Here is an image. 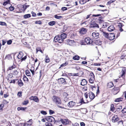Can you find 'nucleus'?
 Here are the masks:
<instances>
[{"label": "nucleus", "instance_id": "1", "mask_svg": "<svg viewBox=\"0 0 126 126\" xmlns=\"http://www.w3.org/2000/svg\"><path fill=\"white\" fill-rule=\"evenodd\" d=\"M52 99L53 101L57 104H60L61 102L60 98L58 97L55 96H53Z\"/></svg>", "mask_w": 126, "mask_h": 126}, {"label": "nucleus", "instance_id": "2", "mask_svg": "<svg viewBox=\"0 0 126 126\" xmlns=\"http://www.w3.org/2000/svg\"><path fill=\"white\" fill-rule=\"evenodd\" d=\"M84 96L86 98H87L89 96V98L91 99H93L95 97L94 94L91 92H89L88 94H87V93H85Z\"/></svg>", "mask_w": 126, "mask_h": 126}, {"label": "nucleus", "instance_id": "3", "mask_svg": "<svg viewBox=\"0 0 126 126\" xmlns=\"http://www.w3.org/2000/svg\"><path fill=\"white\" fill-rule=\"evenodd\" d=\"M54 41L55 42H58L59 43H61L63 42V39L61 38L59 35L56 36L54 38Z\"/></svg>", "mask_w": 126, "mask_h": 126}, {"label": "nucleus", "instance_id": "4", "mask_svg": "<svg viewBox=\"0 0 126 126\" xmlns=\"http://www.w3.org/2000/svg\"><path fill=\"white\" fill-rule=\"evenodd\" d=\"M99 33L98 32H94L92 33V38L94 39H96L99 37Z\"/></svg>", "mask_w": 126, "mask_h": 126}, {"label": "nucleus", "instance_id": "5", "mask_svg": "<svg viewBox=\"0 0 126 126\" xmlns=\"http://www.w3.org/2000/svg\"><path fill=\"white\" fill-rule=\"evenodd\" d=\"M46 119L49 122H54L55 120L54 118L51 116L47 117L46 118Z\"/></svg>", "mask_w": 126, "mask_h": 126}, {"label": "nucleus", "instance_id": "6", "mask_svg": "<svg viewBox=\"0 0 126 126\" xmlns=\"http://www.w3.org/2000/svg\"><path fill=\"white\" fill-rule=\"evenodd\" d=\"M85 41L87 44H91L93 42L92 40L89 37L85 38Z\"/></svg>", "mask_w": 126, "mask_h": 126}, {"label": "nucleus", "instance_id": "7", "mask_svg": "<svg viewBox=\"0 0 126 126\" xmlns=\"http://www.w3.org/2000/svg\"><path fill=\"white\" fill-rule=\"evenodd\" d=\"M119 120V118L117 115H114L112 117V121L113 122H115Z\"/></svg>", "mask_w": 126, "mask_h": 126}, {"label": "nucleus", "instance_id": "8", "mask_svg": "<svg viewBox=\"0 0 126 126\" xmlns=\"http://www.w3.org/2000/svg\"><path fill=\"white\" fill-rule=\"evenodd\" d=\"M90 27L91 28L96 27L99 28L98 24H97L95 22H92L90 24Z\"/></svg>", "mask_w": 126, "mask_h": 126}, {"label": "nucleus", "instance_id": "9", "mask_svg": "<svg viewBox=\"0 0 126 126\" xmlns=\"http://www.w3.org/2000/svg\"><path fill=\"white\" fill-rule=\"evenodd\" d=\"M76 104V103L73 101L69 102L67 104L68 106L70 108L73 107Z\"/></svg>", "mask_w": 126, "mask_h": 126}, {"label": "nucleus", "instance_id": "10", "mask_svg": "<svg viewBox=\"0 0 126 126\" xmlns=\"http://www.w3.org/2000/svg\"><path fill=\"white\" fill-rule=\"evenodd\" d=\"M66 42L67 44V45H69L70 46L72 45L74 43V40H72L70 39L67 40Z\"/></svg>", "mask_w": 126, "mask_h": 126}, {"label": "nucleus", "instance_id": "11", "mask_svg": "<svg viewBox=\"0 0 126 126\" xmlns=\"http://www.w3.org/2000/svg\"><path fill=\"white\" fill-rule=\"evenodd\" d=\"M31 100H33L36 102H38L39 101L38 98L37 97L32 96L29 98Z\"/></svg>", "mask_w": 126, "mask_h": 126}, {"label": "nucleus", "instance_id": "12", "mask_svg": "<svg viewBox=\"0 0 126 126\" xmlns=\"http://www.w3.org/2000/svg\"><path fill=\"white\" fill-rule=\"evenodd\" d=\"M86 29L83 28L80 29L79 31V33L81 34H85L86 33Z\"/></svg>", "mask_w": 126, "mask_h": 126}, {"label": "nucleus", "instance_id": "13", "mask_svg": "<svg viewBox=\"0 0 126 126\" xmlns=\"http://www.w3.org/2000/svg\"><path fill=\"white\" fill-rule=\"evenodd\" d=\"M61 121L62 124L64 125H67L68 124L69 121L68 119H62Z\"/></svg>", "mask_w": 126, "mask_h": 126}, {"label": "nucleus", "instance_id": "14", "mask_svg": "<svg viewBox=\"0 0 126 126\" xmlns=\"http://www.w3.org/2000/svg\"><path fill=\"white\" fill-rule=\"evenodd\" d=\"M115 36L114 35L113 33L110 34L109 35L108 38L110 40H113L115 37Z\"/></svg>", "mask_w": 126, "mask_h": 126}, {"label": "nucleus", "instance_id": "15", "mask_svg": "<svg viewBox=\"0 0 126 126\" xmlns=\"http://www.w3.org/2000/svg\"><path fill=\"white\" fill-rule=\"evenodd\" d=\"M126 72V69L125 68H123L122 69L121 72L120 73L121 76L122 77L125 75Z\"/></svg>", "mask_w": 126, "mask_h": 126}, {"label": "nucleus", "instance_id": "16", "mask_svg": "<svg viewBox=\"0 0 126 126\" xmlns=\"http://www.w3.org/2000/svg\"><path fill=\"white\" fill-rule=\"evenodd\" d=\"M114 29V26L113 25H110L108 28V30L110 32L113 31Z\"/></svg>", "mask_w": 126, "mask_h": 126}, {"label": "nucleus", "instance_id": "17", "mask_svg": "<svg viewBox=\"0 0 126 126\" xmlns=\"http://www.w3.org/2000/svg\"><path fill=\"white\" fill-rule=\"evenodd\" d=\"M58 82L60 84H63L65 82V79L63 78H61L58 80Z\"/></svg>", "mask_w": 126, "mask_h": 126}, {"label": "nucleus", "instance_id": "18", "mask_svg": "<svg viewBox=\"0 0 126 126\" xmlns=\"http://www.w3.org/2000/svg\"><path fill=\"white\" fill-rule=\"evenodd\" d=\"M87 82L86 80L84 79H82L81 82V85L82 86H84L86 85Z\"/></svg>", "mask_w": 126, "mask_h": 126}, {"label": "nucleus", "instance_id": "19", "mask_svg": "<svg viewBox=\"0 0 126 126\" xmlns=\"http://www.w3.org/2000/svg\"><path fill=\"white\" fill-rule=\"evenodd\" d=\"M67 35L65 33H63L61 35H60L62 39H63H63H65Z\"/></svg>", "mask_w": 126, "mask_h": 126}, {"label": "nucleus", "instance_id": "20", "mask_svg": "<svg viewBox=\"0 0 126 126\" xmlns=\"http://www.w3.org/2000/svg\"><path fill=\"white\" fill-rule=\"evenodd\" d=\"M102 34H103V35L105 38H108L109 35L108 33L105 32H102Z\"/></svg>", "mask_w": 126, "mask_h": 126}, {"label": "nucleus", "instance_id": "21", "mask_svg": "<svg viewBox=\"0 0 126 126\" xmlns=\"http://www.w3.org/2000/svg\"><path fill=\"white\" fill-rule=\"evenodd\" d=\"M113 83L111 82H110L108 83V87L109 88H111L113 86Z\"/></svg>", "mask_w": 126, "mask_h": 126}, {"label": "nucleus", "instance_id": "22", "mask_svg": "<svg viewBox=\"0 0 126 126\" xmlns=\"http://www.w3.org/2000/svg\"><path fill=\"white\" fill-rule=\"evenodd\" d=\"M23 53L22 52H20L19 53L17 57L19 59H20L23 56Z\"/></svg>", "mask_w": 126, "mask_h": 126}, {"label": "nucleus", "instance_id": "23", "mask_svg": "<svg viewBox=\"0 0 126 126\" xmlns=\"http://www.w3.org/2000/svg\"><path fill=\"white\" fill-rule=\"evenodd\" d=\"M32 119L30 120H29V121L27 122V123H24V126H31L32 125V123H28L29 122H30V121H31Z\"/></svg>", "mask_w": 126, "mask_h": 126}, {"label": "nucleus", "instance_id": "24", "mask_svg": "<svg viewBox=\"0 0 126 126\" xmlns=\"http://www.w3.org/2000/svg\"><path fill=\"white\" fill-rule=\"evenodd\" d=\"M23 8L24 11H25L27 8L29 6V5H26L25 4L22 6Z\"/></svg>", "mask_w": 126, "mask_h": 126}, {"label": "nucleus", "instance_id": "25", "mask_svg": "<svg viewBox=\"0 0 126 126\" xmlns=\"http://www.w3.org/2000/svg\"><path fill=\"white\" fill-rule=\"evenodd\" d=\"M45 61L46 63H49L50 61V59L49 57H48L47 55H46V58L45 59Z\"/></svg>", "mask_w": 126, "mask_h": 126}, {"label": "nucleus", "instance_id": "26", "mask_svg": "<svg viewBox=\"0 0 126 126\" xmlns=\"http://www.w3.org/2000/svg\"><path fill=\"white\" fill-rule=\"evenodd\" d=\"M16 67V66L14 64L11 67H9L8 69V70H10L12 69H13L15 68Z\"/></svg>", "mask_w": 126, "mask_h": 126}, {"label": "nucleus", "instance_id": "27", "mask_svg": "<svg viewBox=\"0 0 126 126\" xmlns=\"http://www.w3.org/2000/svg\"><path fill=\"white\" fill-rule=\"evenodd\" d=\"M31 17V15L30 14H27L24 15V17L25 18H27Z\"/></svg>", "mask_w": 126, "mask_h": 126}, {"label": "nucleus", "instance_id": "28", "mask_svg": "<svg viewBox=\"0 0 126 126\" xmlns=\"http://www.w3.org/2000/svg\"><path fill=\"white\" fill-rule=\"evenodd\" d=\"M55 24V22L54 21H53L49 22L48 23L49 25L52 26L54 25Z\"/></svg>", "mask_w": 126, "mask_h": 126}, {"label": "nucleus", "instance_id": "29", "mask_svg": "<svg viewBox=\"0 0 126 126\" xmlns=\"http://www.w3.org/2000/svg\"><path fill=\"white\" fill-rule=\"evenodd\" d=\"M79 58V57L78 56H75L73 57V59L75 60H78Z\"/></svg>", "mask_w": 126, "mask_h": 126}, {"label": "nucleus", "instance_id": "30", "mask_svg": "<svg viewBox=\"0 0 126 126\" xmlns=\"http://www.w3.org/2000/svg\"><path fill=\"white\" fill-rule=\"evenodd\" d=\"M18 84L20 86H22L23 85V83L21 80H19L18 81Z\"/></svg>", "mask_w": 126, "mask_h": 126}, {"label": "nucleus", "instance_id": "31", "mask_svg": "<svg viewBox=\"0 0 126 126\" xmlns=\"http://www.w3.org/2000/svg\"><path fill=\"white\" fill-rule=\"evenodd\" d=\"M122 98H120L116 99L115 100V102H119L120 101H122Z\"/></svg>", "mask_w": 126, "mask_h": 126}, {"label": "nucleus", "instance_id": "32", "mask_svg": "<svg viewBox=\"0 0 126 126\" xmlns=\"http://www.w3.org/2000/svg\"><path fill=\"white\" fill-rule=\"evenodd\" d=\"M26 75L28 76H30L31 74L30 72L28 70H26L25 71Z\"/></svg>", "mask_w": 126, "mask_h": 126}, {"label": "nucleus", "instance_id": "33", "mask_svg": "<svg viewBox=\"0 0 126 126\" xmlns=\"http://www.w3.org/2000/svg\"><path fill=\"white\" fill-rule=\"evenodd\" d=\"M118 124L121 126H123V122L122 120H121L117 122Z\"/></svg>", "mask_w": 126, "mask_h": 126}, {"label": "nucleus", "instance_id": "34", "mask_svg": "<svg viewBox=\"0 0 126 126\" xmlns=\"http://www.w3.org/2000/svg\"><path fill=\"white\" fill-rule=\"evenodd\" d=\"M114 109V107L113 104H112L111 105L110 110L113 111Z\"/></svg>", "mask_w": 126, "mask_h": 126}, {"label": "nucleus", "instance_id": "35", "mask_svg": "<svg viewBox=\"0 0 126 126\" xmlns=\"http://www.w3.org/2000/svg\"><path fill=\"white\" fill-rule=\"evenodd\" d=\"M94 78H90L89 81L90 83H92L94 82Z\"/></svg>", "mask_w": 126, "mask_h": 126}, {"label": "nucleus", "instance_id": "36", "mask_svg": "<svg viewBox=\"0 0 126 126\" xmlns=\"http://www.w3.org/2000/svg\"><path fill=\"white\" fill-rule=\"evenodd\" d=\"M45 125L46 126H52V124L49 123L47 122L45 124Z\"/></svg>", "mask_w": 126, "mask_h": 126}, {"label": "nucleus", "instance_id": "37", "mask_svg": "<svg viewBox=\"0 0 126 126\" xmlns=\"http://www.w3.org/2000/svg\"><path fill=\"white\" fill-rule=\"evenodd\" d=\"M86 0H80L79 2L80 3L82 4H83L86 3Z\"/></svg>", "mask_w": 126, "mask_h": 126}, {"label": "nucleus", "instance_id": "38", "mask_svg": "<svg viewBox=\"0 0 126 126\" xmlns=\"http://www.w3.org/2000/svg\"><path fill=\"white\" fill-rule=\"evenodd\" d=\"M57 19H60L62 18V17L61 16H57V15H55L54 16Z\"/></svg>", "mask_w": 126, "mask_h": 126}, {"label": "nucleus", "instance_id": "39", "mask_svg": "<svg viewBox=\"0 0 126 126\" xmlns=\"http://www.w3.org/2000/svg\"><path fill=\"white\" fill-rule=\"evenodd\" d=\"M34 69V67H32L31 68V69H30V71L32 72V75H34V71L33 70H32Z\"/></svg>", "mask_w": 126, "mask_h": 126}, {"label": "nucleus", "instance_id": "40", "mask_svg": "<svg viewBox=\"0 0 126 126\" xmlns=\"http://www.w3.org/2000/svg\"><path fill=\"white\" fill-rule=\"evenodd\" d=\"M10 2V0H8L7 1L4 2L3 4V5L4 6H5L6 4H7L9 2Z\"/></svg>", "mask_w": 126, "mask_h": 126}, {"label": "nucleus", "instance_id": "41", "mask_svg": "<svg viewBox=\"0 0 126 126\" xmlns=\"http://www.w3.org/2000/svg\"><path fill=\"white\" fill-rule=\"evenodd\" d=\"M68 64V63L66 62L65 63H64L63 64H62L61 65L60 67H62L63 66H65L67 65Z\"/></svg>", "mask_w": 126, "mask_h": 126}, {"label": "nucleus", "instance_id": "42", "mask_svg": "<svg viewBox=\"0 0 126 126\" xmlns=\"http://www.w3.org/2000/svg\"><path fill=\"white\" fill-rule=\"evenodd\" d=\"M6 58L7 59H9L11 58V57L10 55H8L6 56Z\"/></svg>", "mask_w": 126, "mask_h": 126}, {"label": "nucleus", "instance_id": "43", "mask_svg": "<svg viewBox=\"0 0 126 126\" xmlns=\"http://www.w3.org/2000/svg\"><path fill=\"white\" fill-rule=\"evenodd\" d=\"M0 25L2 26L6 25V23L4 22H0Z\"/></svg>", "mask_w": 126, "mask_h": 126}, {"label": "nucleus", "instance_id": "44", "mask_svg": "<svg viewBox=\"0 0 126 126\" xmlns=\"http://www.w3.org/2000/svg\"><path fill=\"white\" fill-rule=\"evenodd\" d=\"M68 94L66 93H64L63 94V95L65 96V99H68V98H66V97L68 96Z\"/></svg>", "mask_w": 126, "mask_h": 126}, {"label": "nucleus", "instance_id": "45", "mask_svg": "<svg viewBox=\"0 0 126 126\" xmlns=\"http://www.w3.org/2000/svg\"><path fill=\"white\" fill-rule=\"evenodd\" d=\"M115 0H110V1L108 2L107 4L108 5H110L111 3L114 2Z\"/></svg>", "mask_w": 126, "mask_h": 126}, {"label": "nucleus", "instance_id": "46", "mask_svg": "<svg viewBox=\"0 0 126 126\" xmlns=\"http://www.w3.org/2000/svg\"><path fill=\"white\" fill-rule=\"evenodd\" d=\"M102 18H101L100 17H99L98 19V20H99V22L100 23H101L103 21L101 19Z\"/></svg>", "mask_w": 126, "mask_h": 126}, {"label": "nucleus", "instance_id": "47", "mask_svg": "<svg viewBox=\"0 0 126 126\" xmlns=\"http://www.w3.org/2000/svg\"><path fill=\"white\" fill-rule=\"evenodd\" d=\"M49 114L50 115H52L54 113V111L51 110H49Z\"/></svg>", "mask_w": 126, "mask_h": 126}, {"label": "nucleus", "instance_id": "48", "mask_svg": "<svg viewBox=\"0 0 126 126\" xmlns=\"http://www.w3.org/2000/svg\"><path fill=\"white\" fill-rule=\"evenodd\" d=\"M35 23L36 24H41L42 23L40 21H35Z\"/></svg>", "mask_w": 126, "mask_h": 126}, {"label": "nucleus", "instance_id": "49", "mask_svg": "<svg viewBox=\"0 0 126 126\" xmlns=\"http://www.w3.org/2000/svg\"><path fill=\"white\" fill-rule=\"evenodd\" d=\"M9 9L10 11H12L15 8L11 6L9 8Z\"/></svg>", "mask_w": 126, "mask_h": 126}, {"label": "nucleus", "instance_id": "50", "mask_svg": "<svg viewBox=\"0 0 126 126\" xmlns=\"http://www.w3.org/2000/svg\"><path fill=\"white\" fill-rule=\"evenodd\" d=\"M41 113L42 114L44 115H45L47 114V113L45 111H44L42 110L41 111Z\"/></svg>", "mask_w": 126, "mask_h": 126}, {"label": "nucleus", "instance_id": "51", "mask_svg": "<svg viewBox=\"0 0 126 126\" xmlns=\"http://www.w3.org/2000/svg\"><path fill=\"white\" fill-rule=\"evenodd\" d=\"M12 42V41L11 40H9L7 42V44L8 45H10L11 44Z\"/></svg>", "mask_w": 126, "mask_h": 126}, {"label": "nucleus", "instance_id": "52", "mask_svg": "<svg viewBox=\"0 0 126 126\" xmlns=\"http://www.w3.org/2000/svg\"><path fill=\"white\" fill-rule=\"evenodd\" d=\"M80 103L81 104L80 105H81V104L85 103L84 102V100H83V98H82L81 100V101L80 102Z\"/></svg>", "mask_w": 126, "mask_h": 126}, {"label": "nucleus", "instance_id": "53", "mask_svg": "<svg viewBox=\"0 0 126 126\" xmlns=\"http://www.w3.org/2000/svg\"><path fill=\"white\" fill-rule=\"evenodd\" d=\"M122 112L123 113H125L126 112V108H124L122 110Z\"/></svg>", "mask_w": 126, "mask_h": 126}, {"label": "nucleus", "instance_id": "54", "mask_svg": "<svg viewBox=\"0 0 126 126\" xmlns=\"http://www.w3.org/2000/svg\"><path fill=\"white\" fill-rule=\"evenodd\" d=\"M29 103L28 101V100H26L23 103V105H26L28 104Z\"/></svg>", "mask_w": 126, "mask_h": 126}, {"label": "nucleus", "instance_id": "55", "mask_svg": "<svg viewBox=\"0 0 126 126\" xmlns=\"http://www.w3.org/2000/svg\"><path fill=\"white\" fill-rule=\"evenodd\" d=\"M118 88H116L114 87L113 89H112V91L113 92H115L116 91V90Z\"/></svg>", "mask_w": 126, "mask_h": 126}, {"label": "nucleus", "instance_id": "56", "mask_svg": "<svg viewBox=\"0 0 126 126\" xmlns=\"http://www.w3.org/2000/svg\"><path fill=\"white\" fill-rule=\"evenodd\" d=\"M17 95L19 97L22 96V93L21 92H19L17 94Z\"/></svg>", "mask_w": 126, "mask_h": 126}, {"label": "nucleus", "instance_id": "57", "mask_svg": "<svg viewBox=\"0 0 126 126\" xmlns=\"http://www.w3.org/2000/svg\"><path fill=\"white\" fill-rule=\"evenodd\" d=\"M14 75H16L18 74V72L16 70H15L14 71Z\"/></svg>", "mask_w": 126, "mask_h": 126}, {"label": "nucleus", "instance_id": "58", "mask_svg": "<svg viewBox=\"0 0 126 126\" xmlns=\"http://www.w3.org/2000/svg\"><path fill=\"white\" fill-rule=\"evenodd\" d=\"M101 16V14H97V15H93L92 16L97 17V16Z\"/></svg>", "mask_w": 126, "mask_h": 126}, {"label": "nucleus", "instance_id": "59", "mask_svg": "<svg viewBox=\"0 0 126 126\" xmlns=\"http://www.w3.org/2000/svg\"><path fill=\"white\" fill-rule=\"evenodd\" d=\"M62 10L63 11H65L67 10V8L66 7H63L62 8Z\"/></svg>", "mask_w": 126, "mask_h": 126}, {"label": "nucleus", "instance_id": "60", "mask_svg": "<svg viewBox=\"0 0 126 126\" xmlns=\"http://www.w3.org/2000/svg\"><path fill=\"white\" fill-rule=\"evenodd\" d=\"M23 79H24V80H26L28 81V78L26 76H24L23 78Z\"/></svg>", "mask_w": 126, "mask_h": 126}, {"label": "nucleus", "instance_id": "61", "mask_svg": "<svg viewBox=\"0 0 126 126\" xmlns=\"http://www.w3.org/2000/svg\"><path fill=\"white\" fill-rule=\"evenodd\" d=\"M8 76L9 78H11L13 77V76L11 74H8Z\"/></svg>", "mask_w": 126, "mask_h": 126}, {"label": "nucleus", "instance_id": "62", "mask_svg": "<svg viewBox=\"0 0 126 126\" xmlns=\"http://www.w3.org/2000/svg\"><path fill=\"white\" fill-rule=\"evenodd\" d=\"M125 57V55L124 54L122 55L121 57V59H123Z\"/></svg>", "mask_w": 126, "mask_h": 126}, {"label": "nucleus", "instance_id": "63", "mask_svg": "<svg viewBox=\"0 0 126 126\" xmlns=\"http://www.w3.org/2000/svg\"><path fill=\"white\" fill-rule=\"evenodd\" d=\"M118 26L119 27V29L122 28L123 26V25L121 23H120L118 25Z\"/></svg>", "mask_w": 126, "mask_h": 126}, {"label": "nucleus", "instance_id": "64", "mask_svg": "<svg viewBox=\"0 0 126 126\" xmlns=\"http://www.w3.org/2000/svg\"><path fill=\"white\" fill-rule=\"evenodd\" d=\"M80 125L81 126H84L85 124L84 123L82 122L80 123Z\"/></svg>", "mask_w": 126, "mask_h": 126}]
</instances>
